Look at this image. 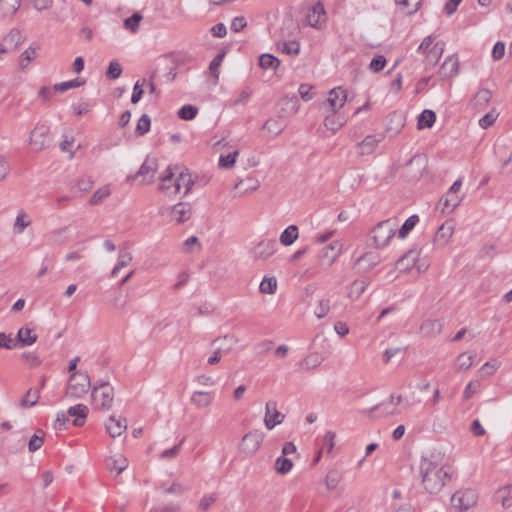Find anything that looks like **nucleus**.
<instances>
[{"instance_id": "obj_1", "label": "nucleus", "mask_w": 512, "mask_h": 512, "mask_svg": "<svg viewBox=\"0 0 512 512\" xmlns=\"http://www.w3.org/2000/svg\"><path fill=\"white\" fill-rule=\"evenodd\" d=\"M452 468L443 464L434 457H422L418 465V478L420 486L425 493L439 494L451 481Z\"/></svg>"}, {"instance_id": "obj_2", "label": "nucleus", "mask_w": 512, "mask_h": 512, "mask_svg": "<svg viewBox=\"0 0 512 512\" xmlns=\"http://www.w3.org/2000/svg\"><path fill=\"white\" fill-rule=\"evenodd\" d=\"M193 181L188 173L180 171L176 173L169 167L166 174L161 177L159 190L167 197H174L178 194L185 196L191 189Z\"/></svg>"}, {"instance_id": "obj_3", "label": "nucleus", "mask_w": 512, "mask_h": 512, "mask_svg": "<svg viewBox=\"0 0 512 512\" xmlns=\"http://www.w3.org/2000/svg\"><path fill=\"white\" fill-rule=\"evenodd\" d=\"M398 223L394 218H389L377 223L370 232L369 246L376 249H385L391 240L397 235Z\"/></svg>"}, {"instance_id": "obj_4", "label": "nucleus", "mask_w": 512, "mask_h": 512, "mask_svg": "<svg viewBox=\"0 0 512 512\" xmlns=\"http://www.w3.org/2000/svg\"><path fill=\"white\" fill-rule=\"evenodd\" d=\"M335 231H327L318 233L314 236L313 242L323 245L321 252L323 256H339L340 254L349 253L348 246L342 240L332 239Z\"/></svg>"}, {"instance_id": "obj_5", "label": "nucleus", "mask_w": 512, "mask_h": 512, "mask_svg": "<svg viewBox=\"0 0 512 512\" xmlns=\"http://www.w3.org/2000/svg\"><path fill=\"white\" fill-rule=\"evenodd\" d=\"M91 401L95 410H110L114 401V387L108 382L94 385L91 389Z\"/></svg>"}, {"instance_id": "obj_6", "label": "nucleus", "mask_w": 512, "mask_h": 512, "mask_svg": "<svg viewBox=\"0 0 512 512\" xmlns=\"http://www.w3.org/2000/svg\"><path fill=\"white\" fill-rule=\"evenodd\" d=\"M91 388L90 377L87 372H74L70 375L65 395L69 398L79 399Z\"/></svg>"}, {"instance_id": "obj_7", "label": "nucleus", "mask_w": 512, "mask_h": 512, "mask_svg": "<svg viewBox=\"0 0 512 512\" xmlns=\"http://www.w3.org/2000/svg\"><path fill=\"white\" fill-rule=\"evenodd\" d=\"M263 439V434L258 430L247 432L238 444L239 453L247 457L253 456L260 449Z\"/></svg>"}, {"instance_id": "obj_8", "label": "nucleus", "mask_w": 512, "mask_h": 512, "mask_svg": "<svg viewBox=\"0 0 512 512\" xmlns=\"http://www.w3.org/2000/svg\"><path fill=\"white\" fill-rule=\"evenodd\" d=\"M476 503V494L473 490H460L451 497L452 512H472Z\"/></svg>"}, {"instance_id": "obj_9", "label": "nucleus", "mask_w": 512, "mask_h": 512, "mask_svg": "<svg viewBox=\"0 0 512 512\" xmlns=\"http://www.w3.org/2000/svg\"><path fill=\"white\" fill-rule=\"evenodd\" d=\"M430 266L428 258H399L395 263V268L400 273H413L420 275Z\"/></svg>"}, {"instance_id": "obj_10", "label": "nucleus", "mask_w": 512, "mask_h": 512, "mask_svg": "<svg viewBox=\"0 0 512 512\" xmlns=\"http://www.w3.org/2000/svg\"><path fill=\"white\" fill-rule=\"evenodd\" d=\"M157 168V160L154 158H147L137 173L127 176L126 181L128 183H132L133 181L140 179V184H149L154 180Z\"/></svg>"}, {"instance_id": "obj_11", "label": "nucleus", "mask_w": 512, "mask_h": 512, "mask_svg": "<svg viewBox=\"0 0 512 512\" xmlns=\"http://www.w3.org/2000/svg\"><path fill=\"white\" fill-rule=\"evenodd\" d=\"M29 143L36 152L46 149L50 145L48 127L44 125L36 126L30 133Z\"/></svg>"}, {"instance_id": "obj_12", "label": "nucleus", "mask_w": 512, "mask_h": 512, "mask_svg": "<svg viewBox=\"0 0 512 512\" xmlns=\"http://www.w3.org/2000/svg\"><path fill=\"white\" fill-rule=\"evenodd\" d=\"M285 419V415L278 411L277 402L269 400L265 405L264 425L268 430H272L275 426L281 424Z\"/></svg>"}, {"instance_id": "obj_13", "label": "nucleus", "mask_w": 512, "mask_h": 512, "mask_svg": "<svg viewBox=\"0 0 512 512\" xmlns=\"http://www.w3.org/2000/svg\"><path fill=\"white\" fill-rule=\"evenodd\" d=\"M309 26L320 29L326 22V12L322 3L318 2L310 7L306 14Z\"/></svg>"}, {"instance_id": "obj_14", "label": "nucleus", "mask_w": 512, "mask_h": 512, "mask_svg": "<svg viewBox=\"0 0 512 512\" xmlns=\"http://www.w3.org/2000/svg\"><path fill=\"white\" fill-rule=\"evenodd\" d=\"M346 99V91L341 87L330 90L326 103L329 105L331 113L336 114L344 106Z\"/></svg>"}, {"instance_id": "obj_15", "label": "nucleus", "mask_w": 512, "mask_h": 512, "mask_svg": "<svg viewBox=\"0 0 512 512\" xmlns=\"http://www.w3.org/2000/svg\"><path fill=\"white\" fill-rule=\"evenodd\" d=\"M238 343V339L234 335L226 334L224 336L218 337L212 341V345L215 347L216 354H219L221 357L225 354H228L232 351L235 344Z\"/></svg>"}, {"instance_id": "obj_16", "label": "nucleus", "mask_w": 512, "mask_h": 512, "mask_svg": "<svg viewBox=\"0 0 512 512\" xmlns=\"http://www.w3.org/2000/svg\"><path fill=\"white\" fill-rule=\"evenodd\" d=\"M454 233V224L452 221L443 223L435 233L433 244L437 247L445 246Z\"/></svg>"}, {"instance_id": "obj_17", "label": "nucleus", "mask_w": 512, "mask_h": 512, "mask_svg": "<svg viewBox=\"0 0 512 512\" xmlns=\"http://www.w3.org/2000/svg\"><path fill=\"white\" fill-rule=\"evenodd\" d=\"M105 428L111 437L116 438L127 430V421L112 415L105 422Z\"/></svg>"}, {"instance_id": "obj_18", "label": "nucleus", "mask_w": 512, "mask_h": 512, "mask_svg": "<svg viewBox=\"0 0 512 512\" xmlns=\"http://www.w3.org/2000/svg\"><path fill=\"white\" fill-rule=\"evenodd\" d=\"M259 186V180L252 176H248L245 179H240L233 187V189L236 191L234 196H241L246 193L256 191Z\"/></svg>"}, {"instance_id": "obj_19", "label": "nucleus", "mask_w": 512, "mask_h": 512, "mask_svg": "<svg viewBox=\"0 0 512 512\" xmlns=\"http://www.w3.org/2000/svg\"><path fill=\"white\" fill-rule=\"evenodd\" d=\"M279 245L275 239L261 240L253 249L256 256H271L278 252Z\"/></svg>"}, {"instance_id": "obj_20", "label": "nucleus", "mask_w": 512, "mask_h": 512, "mask_svg": "<svg viewBox=\"0 0 512 512\" xmlns=\"http://www.w3.org/2000/svg\"><path fill=\"white\" fill-rule=\"evenodd\" d=\"M443 323L438 319H427L420 326V331L424 337H436L441 333Z\"/></svg>"}, {"instance_id": "obj_21", "label": "nucleus", "mask_w": 512, "mask_h": 512, "mask_svg": "<svg viewBox=\"0 0 512 512\" xmlns=\"http://www.w3.org/2000/svg\"><path fill=\"white\" fill-rule=\"evenodd\" d=\"M106 467L110 472H116L120 475L128 466L127 458L122 454L110 456L105 461Z\"/></svg>"}, {"instance_id": "obj_22", "label": "nucleus", "mask_w": 512, "mask_h": 512, "mask_svg": "<svg viewBox=\"0 0 512 512\" xmlns=\"http://www.w3.org/2000/svg\"><path fill=\"white\" fill-rule=\"evenodd\" d=\"M441 74L446 78H453L459 73V61L458 58L454 55H451L446 58L444 63L441 66Z\"/></svg>"}, {"instance_id": "obj_23", "label": "nucleus", "mask_w": 512, "mask_h": 512, "mask_svg": "<svg viewBox=\"0 0 512 512\" xmlns=\"http://www.w3.org/2000/svg\"><path fill=\"white\" fill-rule=\"evenodd\" d=\"M213 400V393L207 391H195L191 396V403L197 408H206L212 404Z\"/></svg>"}, {"instance_id": "obj_24", "label": "nucleus", "mask_w": 512, "mask_h": 512, "mask_svg": "<svg viewBox=\"0 0 512 512\" xmlns=\"http://www.w3.org/2000/svg\"><path fill=\"white\" fill-rule=\"evenodd\" d=\"M170 215L172 220L183 223L190 218L191 210L187 204L178 203L172 207Z\"/></svg>"}, {"instance_id": "obj_25", "label": "nucleus", "mask_w": 512, "mask_h": 512, "mask_svg": "<svg viewBox=\"0 0 512 512\" xmlns=\"http://www.w3.org/2000/svg\"><path fill=\"white\" fill-rule=\"evenodd\" d=\"M323 361V354L319 352H311L301 361L300 366L303 370L309 371L319 367Z\"/></svg>"}, {"instance_id": "obj_26", "label": "nucleus", "mask_w": 512, "mask_h": 512, "mask_svg": "<svg viewBox=\"0 0 512 512\" xmlns=\"http://www.w3.org/2000/svg\"><path fill=\"white\" fill-rule=\"evenodd\" d=\"M444 52V43L437 42L425 53L426 64L435 66Z\"/></svg>"}, {"instance_id": "obj_27", "label": "nucleus", "mask_w": 512, "mask_h": 512, "mask_svg": "<svg viewBox=\"0 0 512 512\" xmlns=\"http://www.w3.org/2000/svg\"><path fill=\"white\" fill-rule=\"evenodd\" d=\"M67 413L70 416L76 417L73 421L75 426H82L88 414V407L83 404H77L68 409Z\"/></svg>"}, {"instance_id": "obj_28", "label": "nucleus", "mask_w": 512, "mask_h": 512, "mask_svg": "<svg viewBox=\"0 0 512 512\" xmlns=\"http://www.w3.org/2000/svg\"><path fill=\"white\" fill-rule=\"evenodd\" d=\"M346 122L347 118L345 116L332 113L325 117L324 126L333 133H336Z\"/></svg>"}, {"instance_id": "obj_29", "label": "nucleus", "mask_w": 512, "mask_h": 512, "mask_svg": "<svg viewBox=\"0 0 512 512\" xmlns=\"http://www.w3.org/2000/svg\"><path fill=\"white\" fill-rule=\"evenodd\" d=\"M378 262L375 261V258H356L354 261L352 268L360 274L370 272Z\"/></svg>"}, {"instance_id": "obj_30", "label": "nucleus", "mask_w": 512, "mask_h": 512, "mask_svg": "<svg viewBox=\"0 0 512 512\" xmlns=\"http://www.w3.org/2000/svg\"><path fill=\"white\" fill-rule=\"evenodd\" d=\"M299 237V229L296 225L288 226L279 237V241L284 246L292 245Z\"/></svg>"}, {"instance_id": "obj_31", "label": "nucleus", "mask_w": 512, "mask_h": 512, "mask_svg": "<svg viewBox=\"0 0 512 512\" xmlns=\"http://www.w3.org/2000/svg\"><path fill=\"white\" fill-rule=\"evenodd\" d=\"M3 42L12 50L15 51L23 42V35L20 30L12 29L3 38Z\"/></svg>"}, {"instance_id": "obj_32", "label": "nucleus", "mask_w": 512, "mask_h": 512, "mask_svg": "<svg viewBox=\"0 0 512 512\" xmlns=\"http://www.w3.org/2000/svg\"><path fill=\"white\" fill-rule=\"evenodd\" d=\"M281 105V111L285 116H292L296 114L299 110V102L295 96L284 97L281 100Z\"/></svg>"}, {"instance_id": "obj_33", "label": "nucleus", "mask_w": 512, "mask_h": 512, "mask_svg": "<svg viewBox=\"0 0 512 512\" xmlns=\"http://www.w3.org/2000/svg\"><path fill=\"white\" fill-rule=\"evenodd\" d=\"M378 139L375 136L369 135L358 144V153L360 155H370L374 152L378 145Z\"/></svg>"}, {"instance_id": "obj_34", "label": "nucleus", "mask_w": 512, "mask_h": 512, "mask_svg": "<svg viewBox=\"0 0 512 512\" xmlns=\"http://www.w3.org/2000/svg\"><path fill=\"white\" fill-rule=\"evenodd\" d=\"M17 340L21 346H30L37 341V335L30 328H21L17 333Z\"/></svg>"}, {"instance_id": "obj_35", "label": "nucleus", "mask_w": 512, "mask_h": 512, "mask_svg": "<svg viewBox=\"0 0 512 512\" xmlns=\"http://www.w3.org/2000/svg\"><path fill=\"white\" fill-rule=\"evenodd\" d=\"M367 283L365 281H354L347 291V297L351 301H357L365 292Z\"/></svg>"}, {"instance_id": "obj_36", "label": "nucleus", "mask_w": 512, "mask_h": 512, "mask_svg": "<svg viewBox=\"0 0 512 512\" xmlns=\"http://www.w3.org/2000/svg\"><path fill=\"white\" fill-rule=\"evenodd\" d=\"M419 222L418 215H412L403 223V225L398 228L397 236L399 239H405L408 234L415 228L417 223Z\"/></svg>"}, {"instance_id": "obj_37", "label": "nucleus", "mask_w": 512, "mask_h": 512, "mask_svg": "<svg viewBox=\"0 0 512 512\" xmlns=\"http://www.w3.org/2000/svg\"><path fill=\"white\" fill-rule=\"evenodd\" d=\"M30 224L31 219L29 216L24 211L19 212L13 224L14 234H22Z\"/></svg>"}, {"instance_id": "obj_38", "label": "nucleus", "mask_w": 512, "mask_h": 512, "mask_svg": "<svg viewBox=\"0 0 512 512\" xmlns=\"http://www.w3.org/2000/svg\"><path fill=\"white\" fill-rule=\"evenodd\" d=\"M436 121V114L432 110H424L419 116H418V129H424V128H431L433 124Z\"/></svg>"}, {"instance_id": "obj_39", "label": "nucleus", "mask_w": 512, "mask_h": 512, "mask_svg": "<svg viewBox=\"0 0 512 512\" xmlns=\"http://www.w3.org/2000/svg\"><path fill=\"white\" fill-rule=\"evenodd\" d=\"M285 126L286 125L282 119L275 118L267 120L263 125V129L274 135H278L284 130Z\"/></svg>"}, {"instance_id": "obj_40", "label": "nucleus", "mask_w": 512, "mask_h": 512, "mask_svg": "<svg viewBox=\"0 0 512 512\" xmlns=\"http://www.w3.org/2000/svg\"><path fill=\"white\" fill-rule=\"evenodd\" d=\"M40 397L39 389H29L24 395L20 402V406L23 408L32 407L36 405Z\"/></svg>"}, {"instance_id": "obj_41", "label": "nucleus", "mask_w": 512, "mask_h": 512, "mask_svg": "<svg viewBox=\"0 0 512 512\" xmlns=\"http://www.w3.org/2000/svg\"><path fill=\"white\" fill-rule=\"evenodd\" d=\"M274 468L278 474L285 475L292 470L293 462L282 455L276 459Z\"/></svg>"}, {"instance_id": "obj_42", "label": "nucleus", "mask_w": 512, "mask_h": 512, "mask_svg": "<svg viewBox=\"0 0 512 512\" xmlns=\"http://www.w3.org/2000/svg\"><path fill=\"white\" fill-rule=\"evenodd\" d=\"M396 4L401 6L402 9L408 14L412 15L416 13L422 3V0H395Z\"/></svg>"}, {"instance_id": "obj_43", "label": "nucleus", "mask_w": 512, "mask_h": 512, "mask_svg": "<svg viewBox=\"0 0 512 512\" xmlns=\"http://www.w3.org/2000/svg\"><path fill=\"white\" fill-rule=\"evenodd\" d=\"M491 92L488 89H480L473 100V104L477 108H484L491 99Z\"/></svg>"}, {"instance_id": "obj_44", "label": "nucleus", "mask_w": 512, "mask_h": 512, "mask_svg": "<svg viewBox=\"0 0 512 512\" xmlns=\"http://www.w3.org/2000/svg\"><path fill=\"white\" fill-rule=\"evenodd\" d=\"M259 65L263 69L275 70L280 65V60L271 54H262L259 57Z\"/></svg>"}, {"instance_id": "obj_45", "label": "nucleus", "mask_w": 512, "mask_h": 512, "mask_svg": "<svg viewBox=\"0 0 512 512\" xmlns=\"http://www.w3.org/2000/svg\"><path fill=\"white\" fill-rule=\"evenodd\" d=\"M111 194L109 186H103L96 190L89 200L90 205L102 203Z\"/></svg>"}, {"instance_id": "obj_46", "label": "nucleus", "mask_w": 512, "mask_h": 512, "mask_svg": "<svg viewBox=\"0 0 512 512\" xmlns=\"http://www.w3.org/2000/svg\"><path fill=\"white\" fill-rule=\"evenodd\" d=\"M462 201V198L457 196V194L447 193L445 197L441 199V202H443V211L445 209H448L450 212L454 211L456 207L460 205Z\"/></svg>"}, {"instance_id": "obj_47", "label": "nucleus", "mask_w": 512, "mask_h": 512, "mask_svg": "<svg viewBox=\"0 0 512 512\" xmlns=\"http://www.w3.org/2000/svg\"><path fill=\"white\" fill-rule=\"evenodd\" d=\"M84 83H85L84 80L77 78V79H73V80H70V81H66V82L55 84L53 86V89L56 92L63 93L65 91L69 90V89L78 88V87L84 85Z\"/></svg>"}, {"instance_id": "obj_48", "label": "nucleus", "mask_w": 512, "mask_h": 512, "mask_svg": "<svg viewBox=\"0 0 512 512\" xmlns=\"http://www.w3.org/2000/svg\"><path fill=\"white\" fill-rule=\"evenodd\" d=\"M260 292L264 294H274L277 289V280L275 277H264L259 286Z\"/></svg>"}, {"instance_id": "obj_49", "label": "nucleus", "mask_w": 512, "mask_h": 512, "mask_svg": "<svg viewBox=\"0 0 512 512\" xmlns=\"http://www.w3.org/2000/svg\"><path fill=\"white\" fill-rule=\"evenodd\" d=\"M20 5L21 0H0V8L4 15H13Z\"/></svg>"}, {"instance_id": "obj_50", "label": "nucleus", "mask_w": 512, "mask_h": 512, "mask_svg": "<svg viewBox=\"0 0 512 512\" xmlns=\"http://www.w3.org/2000/svg\"><path fill=\"white\" fill-rule=\"evenodd\" d=\"M142 19V15L139 12H135L131 17L124 20L125 29L132 33H136L139 29Z\"/></svg>"}, {"instance_id": "obj_51", "label": "nucleus", "mask_w": 512, "mask_h": 512, "mask_svg": "<svg viewBox=\"0 0 512 512\" xmlns=\"http://www.w3.org/2000/svg\"><path fill=\"white\" fill-rule=\"evenodd\" d=\"M473 363V356L468 353L460 354L456 359V369L458 371L468 370Z\"/></svg>"}, {"instance_id": "obj_52", "label": "nucleus", "mask_w": 512, "mask_h": 512, "mask_svg": "<svg viewBox=\"0 0 512 512\" xmlns=\"http://www.w3.org/2000/svg\"><path fill=\"white\" fill-rule=\"evenodd\" d=\"M111 303L115 309L124 310L129 303V297L127 294L119 291L113 296Z\"/></svg>"}, {"instance_id": "obj_53", "label": "nucleus", "mask_w": 512, "mask_h": 512, "mask_svg": "<svg viewBox=\"0 0 512 512\" xmlns=\"http://www.w3.org/2000/svg\"><path fill=\"white\" fill-rule=\"evenodd\" d=\"M238 154L239 151L235 150L234 152L229 153L227 155H221L218 162L219 167L224 169L232 168L236 162V157L238 156Z\"/></svg>"}, {"instance_id": "obj_54", "label": "nucleus", "mask_w": 512, "mask_h": 512, "mask_svg": "<svg viewBox=\"0 0 512 512\" xmlns=\"http://www.w3.org/2000/svg\"><path fill=\"white\" fill-rule=\"evenodd\" d=\"M45 433L39 430L29 440L28 449L30 452H35L41 448L44 443Z\"/></svg>"}, {"instance_id": "obj_55", "label": "nucleus", "mask_w": 512, "mask_h": 512, "mask_svg": "<svg viewBox=\"0 0 512 512\" xmlns=\"http://www.w3.org/2000/svg\"><path fill=\"white\" fill-rule=\"evenodd\" d=\"M36 49L29 47L26 49L19 58V66L21 69H25L28 64L36 58Z\"/></svg>"}, {"instance_id": "obj_56", "label": "nucleus", "mask_w": 512, "mask_h": 512, "mask_svg": "<svg viewBox=\"0 0 512 512\" xmlns=\"http://www.w3.org/2000/svg\"><path fill=\"white\" fill-rule=\"evenodd\" d=\"M415 166L417 169H418V172L417 174H415L414 176L415 177H418L422 174V171L425 169L426 167V158L422 155H416L414 156L413 158H411L408 163H407V167L408 168H411Z\"/></svg>"}, {"instance_id": "obj_57", "label": "nucleus", "mask_w": 512, "mask_h": 512, "mask_svg": "<svg viewBox=\"0 0 512 512\" xmlns=\"http://www.w3.org/2000/svg\"><path fill=\"white\" fill-rule=\"evenodd\" d=\"M279 49L288 55L296 56L300 52V45L296 41L284 42L278 44Z\"/></svg>"}, {"instance_id": "obj_58", "label": "nucleus", "mask_w": 512, "mask_h": 512, "mask_svg": "<svg viewBox=\"0 0 512 512\" xmlns=\"http://www.w3.org/2000/svg\"><path fill=\"white\" fill-rule=\"evenodd\" d=\"M198 113L197 107L193 105H184L178 110V116L183 120H192Z\"/></svg>"}, {"instance_id": "obj_59", "label": "nucleus", "mask_w": 512, "mask_h": 512, "mask_svg": "<svg viewBox=\"0 0 512 512\" xmlns=\"http://www.w3.org/2000/svg\"><path fill=\"white\" fill-rule=\"evenodd\" d=\"M151 119L148 115L143 114L138 120L136 126V133L138 135H144L150 130Z\"/></svg>"}, {"instance_id": "obj_60", "label": "nucleus", "mask_w": 512, "mask_h": 512, "mask_svg": "<svg viewBox=\"0 0 512 512\" xmlns=\"http://www.w3.org/2000/svg\"><path fill=\"white\" fill-rule=\"evenodd\" d=\"M330 311V300L327 298H323L319 301L316 309L315 315L317 318L321 319L325 317Z\"/></svg>"}, {"instance_id": "obj_61", "label": "nucleus", "mask_w": 512, "mask_h": 512, "mask_svg": "<svg viewBox=\"0 0 512 512\" xmlns=\"http://www.w3.org/2000/svg\"><path fill=\"white\" fill-rule=\"evenodd\" d=\"M325 485L328 490H333L340 482V476L336 471H329L325 477Z\"/></svg>"}, {"instance_id": "obj_62", "label": "nucleus", "mask_w": 512, "mask_h": 512, "mask_svg": "<svg viewBox=\"0 0 512 512\" xmlns=\"http://www.w3.org/2000/svg\"><path fill=\"white\" fill-rule=\"evenodd\" d=\"M497 117H498V113L495 110H492V111L488 112L487 114H485L479 120V125L483 129H487V128H489L490 126H492L494 124V122L496 121Z\"/></svg>"}, {"instance_id": "obj_63", "label": "nucleus", "mask_w": 512, "mask_h": 512, "mask_svg": "<svg viewBox=\"0 0 512 512\" xmlns=\"http://www.w3.org/2000/svg\"><path fill=\"white\" fill-rule=\"evenodd\" d=\"M121 73H122V68H121L120 64L116 61L110 62L107 72H106L107 78L113 79V80L117 79L120 77Z\"/></svg>"}, {"instance_id": "obj_64", "label": "nucleus", "mask_w": 512, "mask_h": 512, "mask_svg": "<svg viewBox=\"0 0 512 512\" xmlns=\"http://www.w3.org/2000/svg\"><path fill=\"white\" fill-rule=\"evenodd\" d=\"M386 65V59L384 56L379 55L376 58L372 59L370 62L369 68L372 72L377 73L380 72Z\"/></svg>"}]
</instances>
